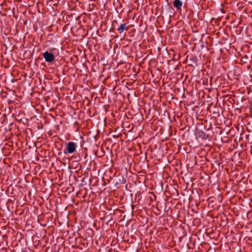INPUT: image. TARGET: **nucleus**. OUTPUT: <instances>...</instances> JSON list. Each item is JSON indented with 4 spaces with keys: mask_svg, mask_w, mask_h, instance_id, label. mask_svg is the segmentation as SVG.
Instances as JSON below:
<instances>
[{
    "mask_svg": "<svg viewBox=\"0 0 252 252\" xmlns=\"http://www.w3.org/2000/svg\"><path fill=\"white\" fill-rule=\"evenodd\" d=\"M62 160H59V162H60L61 163H62L63 164V166L64 167H66L67 166L68 167V163L67 162H66L65 161V160L67 159L66 158H62Z\"/></svg>",
    "mask_w": 252,
    "mask_h": 252,
    "instance_id": "nucleus-9",
    "label": "nucleus"
},
{
    "mask_svg": "<svg viewBox=\"0 0 252 252\" xmlns=\"http://www.w3.org/2000/svg\"><path fill=\"white\" fill-rule=\"evenodd\" d=\"M124 179L123 176H121L120 178H119L118 180L116 179H114L113 182L115 185H120L124 183Z\"/></svg>",
    "mask_w": 252,
    "mask_h": 252,
    "instance_id": "nucleus-8",
    "label": "nucleus"
},
{
    "mask_svg": "<svg viewBox=\"0 0 252 252\" xmlns=\"http://www.w3.org/2000/svg\"><path fill=\"white\" fill-rule=\"evenodd\" d=\"M214 162L218 164V166L219 167L220 162H219L218 160H215Z\"/></svg>",
    "mask_w": 252,
    "mask_h": 252,
    "instance_id": "nucleus-13",
    "label": "nucleus"
},
{
    "mask_svg": "<svg viewBox=\"0 0 252 252\" xmlns=\"http://www.w3.org/2000/svg\"><path fill=\"white\" fill-rule=\"evenodd\" d=\"M127 162H129L128 158H127Z\"/></svg>",
    "mask_w": 252,
    "mask_h": 252,
    "instance_id": "nucleus-16",
    "label": "nucleus"
},
{
    "mask_svg": "<svg viewBox=\"0 0 252 252\" xmlns=\"http://www.w3.org/2000/svg\"><path fill=\"white\" fill-rule=\"evenodd\" d=\"M183 3L180 0H175L173 1V5L177 9V10L181 9Z\"/></svg>",
    "mask_w": 252,
    "mask_h": 252,
    "instance_id": "nucleus-5",
    "label": "nucleus"
},
{
    "mask_svg": "<svg viewBox=\"0 0 252 252\" xmlns=\"http://www.w3.org/2000/svg\"><path fill=\"white\" fill-rule=\"evenodd\" d=\"M68 163V168L80 169L81 166L78 161H72L70 162L71 158H66Z\"/></svg>",
    "mask_w": 252,
    "mask_h": 252,
    "instance_id": "nucleus-2",
    "label": "nucleus"
},
{
    "mask_svg": "<svg viewBox=\"0 0 252 252\" xmlns=\"http://www.w3.org/2000/svg\"><path fill=\"white\" fill-rule=\"evenodd\" d=\"M9 158H2V161L3 163L4 164H8V163L7 162V160H9ZM1 161V158L0 159V162Z\"/></svg>",
    "mask_w": 252,
    "mask_h": 252,
    "instance_id": "nucleus-10",
    "label": "nucleus"
},
{
    "mask_svg": "<svg viewBox=\"0 0 252 252\" xmlns=\"http://www.w3.org/2000/svg\"><path fill=\"white\" fill-rule=\"evenodd\" d=\"M130 159H131L132 161H133V158H130Z\"/></svg>",
    "mask_w": 252,
    "mask_h": 252,
    "instance_id": "nucleus-17",
    "label": "nucleus"
},
{
    "mask_svg": "<svg viewBox=\"0 0 252 252\" xmlns=\"http://www.w3.org/2000/svg\"><path fill=\"white\" fill-rule=\"evenodd\" d=\"M43 57L45 61L49 63L53 62L55 59L53 54L48 51H46L43 54Z\"/></svg>",
    "mask_w": 252,
    "mask_h": 252,
    "instance_id": "nucleus-3",
    "label": "nucleus"
},
{
    "mask_svg": "<svg viewBox=\"0 0 252 252\" xmlns=\"http://www.w3.org/2000/svg\"><path fill=\"white\" fill-rule=\"evenodd\" d=\"M196 136L197 138H200L204 140L207 139L209 137L208 135L206 134L204 132L202 131H199L196 133Z\"/></svg>",
    "mask_w": 252,
    "mask_h": 252,
    "instance_id": "nucleus-4",
    "label": "nucleus"
},
{
    "mask_svg": "<svg viewBox=\"0 0 252 252\" xmlns=\"http://www.w3.org/2000/svg\"><path fill=\"white\" fill-rule=\"evenodd\" d=\"M126 23L122 24L117 29V31L119 33H122L125 30H128V28L126 26Z\"/></svg>",
    "mask_w": 252,
    "mask_h": 252,
    "instance_id": "nucleus-6",
    "label": "nucleus"
},
{
    "mask_svg": "<svg viewBox=\"0 0 252 252\" xmlns=\"http://www.w3.org/2000/svg\"><path fill=\"white\" fill-rule=\"evenodd\" d=\"M118 24V22H117V21L116 20H114L113 22H112V25H113V27H114V24Z\"/></svg>",
    "mask_w": 252,
    "mask_h": 252,
    "instance_id": "nucleus-12",
    "label": "nucleus"
},
{
    "mask_svg": "<svg viewBox=\"0 0 252 252\" xmlns=\"http://www.w3.org/2000/svg\"><path fill=\"white\" fill-rule=\"evenodd\" d=\"M191 60L193 63H196L197 61V58L196 57H193L192 59H191Z\"/></svg>",
    "mask_w": 252,
    "mask_h": 252,
    "instance_id": "nucleus-11",
    "label": "nucleus"
},
{
    "mask_svg": "<svg viewBox=\"0 0 252 252\" xmlns=\"http://www.w3.org/2000/svg\"><path fill=\"white\" fill-rule=\"evenodd\" d=\"M35 159H36V160H38L39 159V158H36Z\"/></svg>",
    "mask_w": 252,
    "mask_h": 252,
    "instance_id": "nucleus-15",
    "label": "nucleus"
},
{
    "mask_svg": "<svg viewBox=\"0 0 252 252\" xmlns=\"http://www.w3.org/2000/svg\"><path fill=\"white\" fill-rule=\"evenodd\" d=\"M77 144L73 142H68L66 143L65 149L69 153L72 154L76 151Z\"/></svg>",
    "mask_w": 252,
    "mask_h": 252,
    "instance_id": "nucleus-1",
    "label": "nucleus"
},
{
    "mask_svg": "<svg viewBox=\"0 0 252 252\" xmlns=\"http://www.w3.org/2000/svg\"><path fill=\"white\" fill-rule=\"evenodd\" d=\"M167 161L169 162H171V160H169V158H167Z\"/></svg>",
    "mask_w": 252,
    "mask_h": 252,
    "instance_id": "nucleus-14",
    "label": "nucleus"
},
{
    "mask_svg": "<svg viewBox=\"0 0 252 252\" xmlns=\"http://www.w3.org/2000/svg\"><path fill=\"white\" fill-rule=\"evenodd\" d=\"M196 158L187 159L186 162H187L189 167H192L196 163Z\"/></svg>",
    "mask_w": 252,
    "mask_h": 252,
    "instance_id": "nucleus-7",
    "label": "nucleus"
}]
</instances>
